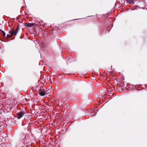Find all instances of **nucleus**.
<instances>
[{
	"instance_id": "obj_5",
	"label": "nucleus",
	"mask_w": 147,
	"mask_h": 147,
	"mask_svg": "<svg viewBox=\"0 0 147 147\" xmlns=\"http://www.w3.org/2000/svg\"><path fill=\"white\" fill-rule=\"evenodd\" d=\"M127 2L129 4H134V0H127Z\"/></svg>"
},
{
	"instance_id": "obj_6",
	"label": "nucleus",
	"mask_w": 147,
	"mask_h": 147,
	"mask_svg": "<svg viewBox=\"0 0 147 147\" xmlns=\"http://www.w3.org/2000/svg\"><path fill=\"white\" fill-rule=\"evenodd\" d=\"M0 30L1 31V34L3 35V37H5V32L2 30L0 29Z\"/></svg>"
},
{
	"instance_id": "obj_9",
	"label": "nucleus",
	"mask_w": 147,
	"mask_h": 147,
	"mask_svg": "<svg viewBox=\"0 0 147 147\" xmlns=\"http://www.w3.org/2000/svg\"><path fill=\"white\" fill-rule=\"evenodd\" d=\"M96 111H97V110H95V112H96Z\"/></svg>"
},
{
	"instance_id": "obj_8",
	"label": "nucleus",
	"mask_w": 147,
	"mask_h": 147,
	"mask_svg": "<svg viewBox=\"0 0 147 147\" xmlns=\"http://www.w3.org/2000/svg\"><path fill=\"white\" fill-rule=\"evenodd\" d=\"M11 36H11V35H10V34H7V38H9V37H11Z\"/></svg>"
},
{
	"instance_id": "obj_10",
	"label": "nucleus",
	"mask_w": 147,
	"mask_h": 147,
	"mask_svg": "<svg viewBox=\"0 0 147 147\" xmlns=\"http://www.w3.org/2000/svg\"><path fill=\"white\" fill-rule=\"evenodd\" d=\"M96 111H97V110H95V112H96Z\"/></svg>"
},
{
	"instance_id": "obj_2",
	"label": "nucleus",
	"mask_w": 147,
	"mask_h": 147,
	"mask_svg": "<svg viewBox=\"0 0 147 147\" xmlns=\"http://www.w3.org/2000/svg\"><path fill=\"white\" fill-rule=\"evenodd\" d=\"M24 115H25L26 116L27 115V113L26 111H21L20 112L18 113L17 114L16 117L18 119H20Z\"/></svg>"
},
{
	"instance_id": "obj_1",
	"label": "nucleus",
	"mask_w": 147,
	"mask_h": 147,
	"mask_svg": "<svg viewBox=\"0 0 147 147\" xmlns=\"http://www.w3.org/2000/svg\"><path fill=\"white\" fill-rule=\"evenodd\" d=\"M49 92L50 90L48 89H43V90H41L38 91V93L40 95L42 96H43L45 95H49Z\"/></svg>"
},
{
	"instance_id": "obj_7",
	"label": "nucleus",
	"mask_w": 147,
	"mask_h": 147,
	"mask_svg": "<svg viewBox=\"0 0 147 147\" xmlns=\"http://www.w3.org/2000/svg\"><path fill=\"white\" fill-rule=\"evenodd\" d=\"M15 32L16 35L18 32V28L17 27L16 29V30H15Z\"/></svg>"
},
{
	"instance_id": "obj_3",
	"label": "nucleus",
	"mask_w": 147,
	"mask_h": 147,
	"mask_svg": "<svg viewBox=\"0 0 147 147\" xmlns=\"http://www.w3.org/2000/svg\"><path fill=\"white\" fill-rule=\"evenodd\" d=\"M34 25V24L33 23H26L25 25L28 27H30Z\"/></svg>"
},
{
	"instance_id": "obj_4",
	"label": "nucleus",
	"mask_w": 147,
	"mask_h": 147,
	"mask_svg": "<svg viewBox=\"0 0 147 147\" xmlns=\"http://www.w3.org/2000/svg\"><path fill=\"white\" fill-rule=\"evenodd\" d=\"M10 33L12 36L14 35L15 36H16L15 32V30L14 29H12L10 32Z\"/></svg>"
}]
</instances>
